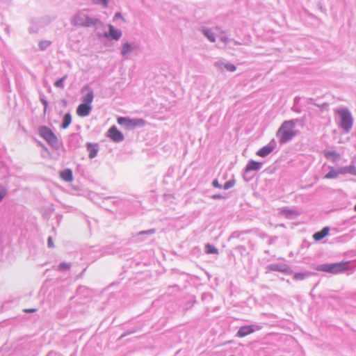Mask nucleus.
I'll use <instances>...</instances> for the list:
<instances>
[{
  "instance_id": "obj_16",
  "label": "nucleus",
  "mask_w": 356,
  "mask_h": 356,
  "mask_svg": "<svg viewBox=\"0 0 356 356\" xmlns=\"http://www.w3.org/2000/svg\"><path fill=\"white\" fill-rule=\"evenodd\" d=\"M109 35L115 40H118L121 37V31L115 29L113 25H109Z\"/></svg>"
},
{
  "instance_id": "obj_25",
  "label": "nucleus",
  "mask_w": 356,
  "mask_h": 356,
  "mask_svg": "<svg viewBox=\"0 0 356 356\" xmlns=\"http://www.w3.org/2000/svg\"><path fill=\"white\" fill-rule=\"evenodd\" d=\"M7 193H8L7 188L3 186L0 185V203L1 202L3 199L6 197V195H7Z\"/></svg>"
},
{
  "instance_id": "obj_35",
  "label": "nucleus",
  "mask_w": 356,
  "mask_h": 356,
  "mask_svg": "<svg viewBox=\"0 0 356 356\" xmlns=\"http://www.w3.org/2000/svg\"><path fill=\"white\" fill-rule=\"evenodd\" d=\"M41 102H42V104L44 105V112L45 113L47 111V105H48L47 102L44 99H42Z\"/></svg>"
},
{
  "instance_id": "obj_32",
  "label": "nucleus",
  "mask_w": 356,
  "mask_h": 356,
  "mask_svg": "<svg viewBox=\"0 0 356 356\" xmlns=\"http://www.w3.org/2000/svg\"><path fill=\"white\" fill-rule=\"evenodd\" d=\"M212 186L215 188H222V185L219 184L218 179H213V181L212 182Z\"/></svg>"
},
{
  "instance_id": "obj_6",
  "label": "nucleus",
  "mask_w": 356,
  "mask_h": 356,
  "mask_svg": "<svg viewBox=\"0 0 356 356\" xmlns=\"http://www.w3.org/2000/svg\"><path fill=\"white\" fill-rule=\"evenodd\" d=\"M107 136L114 142H120L124 139L123 134L115 126L108 129Z\"/></svg>"
},
{
  "instance_id": "obj_21",
  "label": "nucleus",
  "mask_w": 356,
  "mask_h": 356,
  "mask_svg": "<svg viewBox=\"0 0 356 356\" xmlns=\"http://www.w3.org/2000/svg\"><path fill=\"white\" fill-rule=\"evenodd\" d=\"M203 32H204V35L207 36V38L211 42H213L215 41L214 34H216V33H212L210 30H207V29H204Z\"/></svg>"
},
{
  "instance_id": "obj_44",
  "label": "nucleus",
  "mask_w": 356,
  "mask_h": 356,
  "mask_svg": "<svg viewBox=\"0 0 356 356\" xmlns=\"http://www.w3.org/2000/svg\"><path fill=\"white\" fill-rule=\"evenodd\" d=\"M116 202H118L117 201H112L113 204H115Z\"/></svg>"
},
{
  "instance_id": "obj_3",
  "label": "nucleus",
  "mask_w": 356,
  "mask_h": 356,
  "mask_svg": "<svg viewBox=\"0 0 356 356\" xmlns=\"http://www.w3.org/2000/svg\"><path fill=\"white\" fill-rule=\"evenodd\" d=\"M38 133L40 137L45 140L49 145H56L57 144V136L49 127L46 126L40 127L38 128Z\"/></svg>"
},
{
  "instance_id": "obj_26",
  "label": "nucleus",
  "mask_w": 356,
  "mask_h": 356,
  "mask_svg": "<svg viewBox=\"0 0 356 356\" xmlns=\"http://www.w3.org/2000/svg\"><path fill=\"white\" fill-rule=\"evenodd\" d=\"M234 184H235V179H230L229 181H228L224 184L222 188L225 190H227V189L232 188V186H234Z\"/></svg>"
},
{
  "instance_id": "obj_41",
  "label": "nucleus",
  "mask_w": 356,
  "mask_h": 356,
  "mask_svg": "<svg viewBox=\"0 0 356 356\" xmlns=\"http://www.w3.org/2000/svg\"><path fill=\"white\" fill-rule=\"evenodd\" d=\"M111 200V197H106V198L104 199L103 202L105 203L106 202H108Z\"/></svg>"
},
{
  "instance_id": "obj_2",
  "label": "nucleus",
  "mask_w": 356,
  "mask_h": 356,
  "mask_svg": "<svg viewBox=\"0 0 356 356\" xmlns=\"http://www.w3.org/2000/svg\"><path fill=\"white\" fill-rule=\"evenodd\" d=\"M294 126L295 124L293 121H286L282 124L279 130L280 143H286L295 136Z\"/></svg>"
},
{
  "instance_id": "obj_15",
  "label": "nucleus",
  "mask_w": 356,
  "mask_h": 356,
  "mask_svg": "<svg viewBox=\"0 0 356 356\" xmlns=\"http://www.w3.org/2000/svg\"><path fill=\"white\" fill-rule=\"evenodd\" d=\"M262 165V163L254 161H250L245 167V171L258 170Z\"/></svg>"
},
{
  "instance_id": "obj_22",
  "label": "nucleus",
  "mask_w": 356,
  "mask_h": 356,
  "mask_svg": "<svg viewBox=\"0 0 356 356\" xmlns=\"http://www.w3.org/2000/svg\"><path fill=\"white\" fill-rule=\"evenodd\" d=\"M132 48L130 44L129 43H124L122 47V54L123 56H126L127 54H129L131 51Z\"/></svg>"
},
{
  "instance_id": "obj_8",
  "label": "nucleus",
  "mask_w": 356,
  "mask_h": 356,
  "mask_svg": "<svg viewBox=\"0 0 356 356\" xmlns=\"http://www.w3.org/2000/svg\"><path fill=\"white\" fill-rule=\"evenodd\" d=\"M75 25L77 26H89L91 23L90 20L84 15H78L73 19Z\"/></svg>"
},
{
  "instance_id": "obj_36",
  "label": "nucleus",
  "mask_w": 356,
  "mask_h": 356,
  "mask_svg": "<svg viewBox=\"0 0 356 356\" xmlns=\"http://www.w3.org/2000/svg\"><path fill=\"white\" fill-rule=\"evenodd\" d=\"M352 175H356V169L355 167H350L348 170Z\"/></svg>"
},
{
  "instance_id": "obj_13",
  "label": "nucleus",
  "mask_w": 356,
  "mask_h": 356,
  "mask_svg": "<svg viewBox=\"0 0 356 356\" xmlns=\"http://www.w3.org/2000/svg\"><path fill=\"white\" fill-rule=\"evenodd\" d=\"M288 267L283 264H271L268 266V269L272 271L286 272Z\"/></svg>"
},
{
  "instance_id": "obj_42",
  "label": "nucleus",
  "mask_w": 356,
  "mask_h": 356,
  "mask_svg": "<svg viewBox=\"0 0 356 356\" xmlns=\"http://www.w3.org/2000/svg\"><path fill=\"white\" fill-rule=\"evenodd\" d=\"M238 248V249H241V250H245V247L243 246V245L239 246Z\"/></svg>"
},
{
  "instance_id": "obj_45",
  "label": "nucleus",
  "mask_w": 356,
  "mask_h": 356,
  "mask_svg": "<svg viewBox=\"0 0 356 356\" xmlns=\"http://www.w3.org/2000/svg\"><path fill=\"white\" fill-rule=\"evenodd\" d=\"M216 30L218 32H220V30H219L218 28H216Z\"/></svg>"
},
{
  "instance_id": "obj_28",
  "label": "nucleus",
  "mask_w": 356,
  "mask_h": 356,
  "mask_svg": "<svg viewBox=\"0 0 356 356\" xmlns=\"http://www.w3.org/2000/svg\"><path fill=\"white\" fill-rule=\"evenodd\" d=\"M63 180L66 182V184L67 186H72L75 191L79 190V187L77 186L73 185V181H75L76 179H63Z\"/></svg>"
},
{
  "instance_id": "obj_33",
  "label": "nucleus",
  "mask_w": 356,
  "mask_h": 356,
  "mask_svg": "<svg viewBox=\"0 0 356 356\" xmlns=\"http://www.w3.org/2000/svg\"><path fill=\"white\" fill-rule=\"evenodd\" d=\"M50 44V42L44 41L40 43V47L42 49H44L45 47H48Z\"/></svg>"
},
{
  "instance_id": "obj_24",
  "label": "nucleus",
  "mask_w": 356,
  "mask_h": 356,
  "mask_svg": "<svg viewBox=\"0 0 356 356\" xmlns=\"http://www.w3.org/2000/svg\"><path fill=\"white\" fill-rule=\"evenodd\" d=\"M67 78V76L65 75L64 76H63L62 78H60V79L57 80L55 83H54V86L57 88H64V81L65 80V79Z\"/></svg>"
},
{
  "instance_id": "obj_18",
  "label": "nucleus",
  "mask_w": 356,
  "mask_h": 356,
  "mask_svg": "<svg viewBox=\"0 0 356 356\" xmlns=\"http://www.w3.org/2000/svg\"><path fill=\"white\" fill-rule=\"evenodd\" d=\"M205 252L208 254H218V250L213 245L207 243L205 245Z\"/></svg>"
},
{
  "instance_id": "obj_29",
  "label": "nucleus",
  "mask_w": 356,
  "mask_h": 356,
  "mask_svg": "<svg viewBox=\"0 0 356 356\" xmlns=\"http://www.w3.org/2000/svg\"><path fill=\"white\" fill-rule=\"evenodd\" d=\"M224 67L227 71L234 72L236 69V66L233 64H225Z\"/></svg>"
},
{
  "instance_id": "obj_11",
  "label": "nucleus",
  "mask_w": 356,
  "mask_h": 356,
  "mask_svg": "<svg viewBox=\"0 0 356 356\" xmlns=\"http://www.w3.org/2000/svg\"><path fill=\"white\" fill-rule=\"evenodd\" d=\"M254 329L252 325H245L239 328L237 336L240 337H245L254 332Z\"/></svg>"
},
{
  "instance_id": "obj_23",
  "label": "nucleus",
  "mask_w": 356,
  "mask_h": 356,
  "mask_svg": "<svg viewBox=\"0 0 356 356\" xmlns=\"http://www.w3.org/2000/svg\"><path fill=\"white\" fill-rule=\"evenodd\" d=\"M308 274L303 273H296L293 275V280H303L307 277Z\"/></svg>"
},
{
  "instance_id": "obj_20",
  "label": "nucleus",
  "mask_w": 356,
  "mask_h": 356,
  "mask_svg": "<svg viewBox=\"0 0 356 356\" xmlns=\"http://www.w3.org/2000/svg\"><path fill=\"white\" fill-rule=\"evenodd\" d=\"M60 178H72V172L70 169H65L60 172Z\"/></svg>"
},
{
  "instance_id": "obj_12",
  "label": "nucleus",
  "mask_w": 356,
  "mask_h": 356,
  "mask_svg": "<svg viewBox=\"0 0 356 356\" xmlns=\"http://www.w3.org/2000/svg\"><path fill=\"white\" fill-rule=\"evenodd\" d=\"M155 232L156 231L154 229H149L147 230L139 232L137 234H136L135 235H134L133 236L134 238H136L137 241H143L145 239L143 237L144 236L154 234L155 233Z\"/></svg>"
},
{
  "instance_id": "obj_31",
  "label": "nucleus",
  "mask_w": 356,
  "mask_h": 356,
  "mask_svg": "<svg viewBox=\"0 0 356 356\" xmlns=\"http://www.w3.org/2000/svg\"><path fill=\"white\" fill-rule=\"evenodd\" d=\"M212 199L217 200V199H226L227 196L222 195L221 194H215L211 196Z\"/></svg>"
},
{
  "instance_id": "obj_1",
  "label": "nucleus",
  "mask_w": 356,
  "mask_h": 356,
  "mask_svg": "<svg viewBox=\"0 0 356 356\" xmlns=\"http://www.w3.org/2000/svg\"><path fill=\"white\" fill-rule=\"evenodd\" d=\"M318 271H323L331 274H338L348 269V262H337L331 264H323L316 266Z\"/></svg>"
},
{
  "instance_id": "obj_40",
  "label": "nucleus",
  "mask_w": 356,
  "mask_h": 356,
  "mask_svg": "<svg viewBox=\"0 0 356 356\" xmlns=\"http://www.w3.org/2000/svg\"><path fill=\"white\" fill-rule=\"evenodd\" d=\"M334 152H326L325 156L329 158L331 155H334Z\"/></svg>"
},
{
  "instance_id": "obj_4",
  "label": "nucleus",
  "mask_w": 356,
  "mask_h": 356,
  "mask_svg": "<svg viewBox=\"0 0 356 356\" xmlns=\"http://www.w3.org/2000/svg\"><path fill=\"white\" fill-rule=\"evenodd\" d=\"M117 122L120 125H124L127 129H131L137 127L143 126L145 122L142 119H130L129 118L120 117Z\"/></svg>"
},
{
  "instance_id": "obj_34",
  "label": "nucleus",
  "mask_w": 356,
  "mask_h": 356,
  "mask_svg": "<svg viewBox=\"0 0 356 356\" xmlns=\"http://www.w3.org/2000/svg\"><path fill=\"white\" fill-rule=\"evenodd\" d=\"M47 246H48L49 248H53V247H54V243H53V240H52L51 236H49V238H48V240H47Z\"/></svg>"
},
{
  "instance_id": "obj_27",
  "label": "nucleus",
  "mask_w": 356,
  "mask_h": 356,
  "mask_svg": "<svg viewBox=\"0 0 356 356\" xmlns=\"http://www.w3.org/2000/svg\"><path fill=\"white\" fill-rule=\"evenodd\" d=\"M70 268V264L62 262L58 266V269L61 270H66Z\"/></svg>"
},
{
  "instance_id": "obj_7",
  "label": "nucleus",
  "mask_w": 356,
  "mask_h": 356,
  "mask_svg": "<svg viewBox=\"0 0 356 356\" xmlns=\"http://www.w3.org/2000/svg\"><path fill=\"white\" fill-rule=\"evenodd\" d=\"M92 107L87 104H81L76 108V114L80 117L88 115L91 111Z\"/></svg>"
},
{
  "instance_id": "obj_46",
  "label": "nucleus",
  "mask_w": 356,
  "mask_h": 356,
  "mask_svg": "<svg viewBox=\"0 0 356 356\" xmlns=\"http://www.w3.org/2000/svg\"><path fill=\"white\" fill-rule=\"evenodd\" d=\"M354 210L356 211V204L354 206Z\"/></svg>"
},
{
  "instance_id": "obj_5",
  "label": "nucleus",
  "mask_w": 356,
  "mask_h": 356,
  "mask_svg": "<svg viewBox=\"0 0 356 356\" xmlns=\"http://www.w3.org/2000/svg\"><path fill=\"white\" fill-rule=\"evenodd\" d=\"M337 113L341 118V127L346 131H349L353 125V119L350 113L343 108L338 109Z\"/></svg>"
},
{
  "instance_id": "obj_10",
  "label": "nucleus",
  "mask_w": 356,
  "mask_h": 356,
  "mask_svg": "<svg viewBox=\"0 0 356 356\" xmlns=\"http://www.w3.org/2000/svg\"><path fill=\"white\" fill-rule=\"evenodd\" d=\"M330 232L329 227H323L321 231L317 232L313 234V238L316 241H319L324 237L328 235Z\"/></svg>"
},
{
  "instance_id": "obj_30",
  "label": "nucleus",
  "mask_w": 356,
  "mask_h": 356,
  "mask_svg": "<svg viewBox=\"0 0 356 356\" xmlns=\"http://www.w3.org/2000/svg\"><path fill=\"white\" fill-rule=\"evenodd\" d=\"M281 213L284 214L286 217H290L291 215L294 213L293 211L290 210V209H284L283 210H282Z\"/></svg>"
},
{
  "instance_id": "obj_19",
  "label": "nucleus",
  "mask_w": 356,
  "mask_h": 356,
  "mask_svg": "<svg viewBox=\"0 0 356 356\" xmlns=\"http://www.w3.org/2000/svg\"><path fill=\"white\" fill-rule=\"evenodd\" d=\"M93 92L92 90H89L87 95L83 97V104L90 105L93 101Z\"/></svg>"
},
{
  "instance_id": "obj_37",
  "label": "nucleus",
  "mask_w": 356,
  "mask_h": 356,
  "mask_svg": "<svg viewBox=\"0 0 356 356\" xmlns=\"http://www.w3.org/2000/svg\"><path fill=\"white\" fill-rule=\"evenodd\" d=\"M98 1L103 3L104 6H106L108 0H98Z\"/></svg>"
},
{
  "instance_id": "obj_39",
  "label": "nucleus",
  "mask_w": 356,
  "mask_h": 356,
  "mask_svg": "<svg viewBox=\"0 0 356 356\" xmlns=\"http://www.w3.org/2000/svg\"><path fill=\"white\" fill-rule=\"evenodd\" d=\"M35 311H36L35 309H26L25 310L26 312H29V313L35 312Z\"/></svg>"
},
{
  "instance_id": "obj_17",
  "label": "nucleus",
  "mask_w": 356,
  "mask_h": 356,
  "mask_svg": "<svg viewBox=\"0 0 356 356\" xmlns=\"http://www.w3.org/2000/svg\"><path fill=\"white\" fill-rule=\"evenodd\" d=\"M72 122V118L70 113H66L64 116L63 124H62V128L66 129L69 127V125Z\"/></svg>"
},
{
  "instance_id": "obj_9",
  "label": "nucleus",
  "mask_w": 356,
  "mask_h": 356,
  "mask_svg": "<svg viewBox=\"0 0 356 356\" xmlns=\"http://www.w3.org/2000/svg\"><path fill=\"white\" fill-rule=\"evenodd\" d=\"M87 149L89 152L88 156L90 159L95 157L99 150V146L97 143H88L86 144Z\"/></svg>"
},
{
  "instance_id": "obj_14",
  "label": "nucleus",
  "mask_w": 356,
  "mask_h": 356,
  "mask_svg": "<svg viewBox=\"0 0 356 356\" xmlns=\"http://www.w3.org/2000/svg\"><path fill=\"white\" fill-rule=\"evenodd\" d=\"M274 149L273 145H266L261 148L257 152V155L260 157H265L271 153Z\"/></svg>"
},
{
  "instance_id": "obj_38",
  "label": "nucleus",
  "mask_w": 356,
  "mask_h": 356,
  "mask_svg": "<svg viewBox=\"0 0 356 356\" xmlns=\"http://www.w3.org/2000/svg\"><path fill=\"white\" fill-rule=\"evenodd\" d=\"M122 16H121V14L120 13H115V16H114V19H118V18H121Z\"/></svg>"
},
{
  "instance_id": "obj_43",
  "label": "nucleus",
  "mask_w": 356,
  "mask_h": 356,
  "mask_svg": "<svg viewBox=\"0 0 356 356\" xmlns=\"http://www.w3.org/2000/svg\"><path fill=\"white\" fill-rule=\"evenodd\" d=\"M332 175L330 173L326 175L325 178H331Z\"/></svg>"
}]
</instances>
